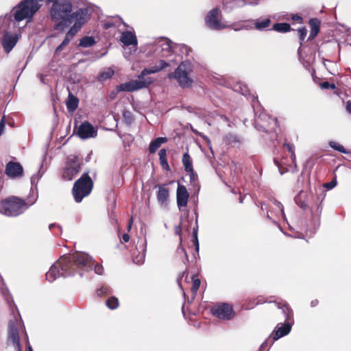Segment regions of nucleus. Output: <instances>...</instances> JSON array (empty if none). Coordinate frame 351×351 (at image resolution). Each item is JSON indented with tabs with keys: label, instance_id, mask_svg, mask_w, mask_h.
<instances>
[{
	"label": "nucleus",
	"instance_id": "obj_21",
	"mask_svg": "<svg viewBox=\"0 0 351 351\" xmlns=\"http://www.w3.org/2000/svg\"><path fill=\"white\" fill-rule=\"evenodd\" d=\"M120 40L125 46L135 45L138 44L136 35L130 31H125L121 34Z\"/></svg>",
	"mask_w": 351,
	"mask_h": 351
},
{
	"label": "nucleus",
	"instance_id": "obj_23",
	"mask_svg": "<svg viewBox=\"0 0 351 351\" xmlns=\"http://www.w3.org/2000/svg\"><path fill=\"white\" fill-rule=\"evenodd\" d=\"M79 99L73 93H69L66 102V108L69 112H74L78 107Z\"/></svg>",
	"mask_w": 351,
	"mask_h": 351
},
{
	"label": "nucleus",
	"instance_id": "obj_56",
	"mask_svg": "<svg viewBox=\"0 0 351 351\" xmlns=\"http://www.w3.org/2000/svg\"><path fill=\"white\" fill-rule=\"evenodd\" d=\"M293 19L294 20H302V19L301 16H298V15L294 16L293 17Z\"/></svg>",
	"mask_w": 351,
	"mask_h": 351
},
{
	"label": "nucleus",
	"instance_id": "obj_38",
	"mask_svg": "<svg viewBox=\"0 0 351 351\" xmlns=\"http://www.w3.org/2000/svg\"><path fill=\"white\" fill-rule=\"evenodd\" d=\"M320 87L323 89H328V88L335 89L336 85L333 83L330 84L328 82L326 81V82H323L320 84Z\"/></svg>",
	"mask_w": 351,
	"mask_h": 351
},
{
	"label": "nucleus",
	"instance_id": "obj_54",
	"mask_svg": "<svg viewBox=\"0 0 351 351\" xmlns=\"http://www.w3.org/2000/svg\"><path fill=\"white\" fill-rule=\"evenodd\" d=\"M275 204H276V206H278V207L281 210V211L282 212V211H283V210H282V208H283V206H282V204H281L280 202H277V201H276V202H275Z\"/></svg>",
	"mask_w": 351,
	"mask_h": 351
},
{
	"label": "nucleus",
	"instance_id": "obj_6",
	"mask_svg": "<svg viewBox=\"0 0 351 351\" xmlns=\"http://www.w3.org/2000/svg\"><path fill=\"white\" fill-rule=\"evenodd\" d=\"M82 165V160L78 156L75 155L69 156L62 170V179L71 181L80 173Z\"/></svg>",
	"mask_w": 351,
	"mask_h": 351
},
{
	"label": "nucleus",
	"instance_id": "obj_12",
	"mask_svg": "<svg viewBox=\"0 0 351 351\" xmlns=\"http://www.w3.org/2000/svg\"><path fill=\"white\" fill-rule=\"evenodd\" d=\"M97 132L88 122L82 123L77 128V134L82 139L93 138L97 136Z\"/></svg>",
	"mask_w": 351,
	"mask_h": 351
},
{
	"label": "nucleus",
	"instance_id": "obj_17",
	"mask_svg": "<svg viewBox=\"0 0 351 351\" xmlns=\"http://www.w3.org/2000/svg\"><path fill=\"white\" fill-rule=\"evenodd\" d=\"M8 337L9 339L11 340L13 344L16 346V351H22L18 328L12 321L9 322Z\"/></svg>",
	"mask_w": 351,
	"mask_h": 351
},
{
	"label": "nucleus",
	"instance_id": "obj_42",
	"mask_svg": "<svg viewBox=\"0 0 351 351\" xmlns=\"http://www.w3.org/2000/svg\"><path fill=\"white\" fill-rule=\"evenodd\" d=\"M193 237H194V244L195 245L196 250H199V243H198V239H197V230H194L193 231Z\"/></svg>",
	"mask_w": 351,
	"mask_h": 351
},
{
	"label": "nucleus",
	"instance_id": "obj_36",
	"mask_svg": "<svg viewBox=\"0 0 351 351\" xmlns=\"http://www.w3.org/2000/svg\"><path fill=\"white\" fill-rule=\"evenodd\" d=\"M113 75L114 71L112 69H108V71H104L100 74L99 79L101 80H106L110 78Z\"/></svg>",
	"mask_w": 351,
	"mask_h": 351
},
{
	"label": "nucleus",
	"instance_id": "obj_14",
	"mask_svg": "<svg viewBox=\"0 0 351 351\" xmlns=\"http://www.w3.org/2000/svg\"><path fill=\"white\" fill-rule=\"evenodd\" d=\"M189 193L185 186L178 184L176 192L177 205L180 209L186 207L188 204Z\"/></svg>",
	"mask_w": 351,
	"mask_h": 351
},
{
	"label": "nucleus",
	"instance_id": "obj_30",
	"mask_svg": "<svg viewBox=\"0 0 351 351\" xmlns=\"http://www.w3.org/2000/svg\"><path fill=\"white\" fill-rule=\"evenodd\" d=\"M283 147L287 149V151L291 154V159L293 164L295 165L296 156L295 154V146L289 143H284L282 145Z\"/></svg>",
	"mask_w": 351,
	"mask_h": 351
},
{
	"label": "nucleus",
	"instance_id": "obj_1",
	"mask_svg": "<svg viewBox=\"0 0 351 351\" xmlns=\"http://www.w3.org/2000/svg\"><path fill=\"white\" fill-rule=\"evenodd\" d=\"M102 275L104 268L101 265L95 264V261L87 254L75 252L60 258L46 274V279L51 282L60 276H66L79 272L82 276V272L91 271Z\"/></svg>",
	"mask_w": 351,
	"mask_h": 351
},
{
	"label": "nucleus",
	"instance_id": "obj_11",
	"mask_svg": "<svg viewBox=\"0 0 351 351\" xmlns=\"http://www.w3.org/2000/svg\"><path fill=\"white\" fill-rule=\"evenodd\" d=\"M5 173L12 179L21 178L23 176V167L19 162L9 161L5 165Z\"/></svg>",
	"mask_w": 351,
	"mask_h": 351
},
{
	"label": "nucleus",
	"instance_id": "obj_8",
	"mask_svg": "<svg viewBox=\"0 0 351 351\" xmlns=\"http://www.w3.org/2000/svg\"><path fill=\"white\" fill-rule=\"evenodd\" d=\"M213 315L219 319L230 320L234 316L232 306L227 303L215 304L211 308Z\"/></svg>",
	"mask_w": 351,
	"mask_h": 351
},
{
	"label": "nucleus",
	"instance_id": "obj_53",
	"mask_svg": "<svg viewBox=\"0 0 351 351\" xmlns=\"http://www.w3.org/2000/svg\"><path fill=\"white\" fill-rule=\"evenodd\" d=\"M132 223H133V218H132V217H131V218L130 219V221H129V223H128V231H130V230L131 227H132Z\"/></svg>",
	"mask_w": 351,
	"mask_h": 351
},
{
	"label": "nucleus",
	"instance_id": "obj_47",
	"mask_svg": "<svg viewBox=\"0 0 351 351\" xmlns=\"http://www.w3.org/2000/svg\"><path fill=\"white\" fill-rule=\"evenodd\" d=\"M140 247L141 250V258H143L145 256V241H142L140 245Z\"/></svg>",
	"mask_w": 351,
	"mask_h": 351
},
{
	"label": "nucleus",
	"instance_id": "obj_9",
	"mask_svg": "<svg viewBox=\"0 0 351 351\" xmlns=\"http://www.w3.org/2000/svg\"><path fill=\"white\" fill-rule=\"evenodd\" d=\"M220 10L219 8L212 9L205 17L206 25L211 29L220 30L225 28V25L219 19Z\"/></svg>",
	"mask_w": 351,
	"mask_h": 351
},
{
	"label": "nucleus",
	"instance_id": "obj_50",
	"mask_svg": "<svg viewBox=\"0 0 351 351\" xmlns=\"http://www.w3.org/2000/svg\"><path fill=\"white\" fill-rule=\"evenodd\" d=\"M122 240L123 242L127 243L130 240V235L128 234H123L122 236Z\"/></svg>",
	"mask_w": 351,
	"mask_h": 351
},
{
	"label": "nucleus",
	"instance_id": "obj_32",
	"mask_svg": "<svg viewBox=\"0 0 351 351\" xmlns=\"http://www.w3.org/2000/svg\"><path fill=\"white\" fill-rule=\"evenodd\" d=\"M192 281H193V283H192V286L191 288V291L193 293L195 294L199 288L201 282H200V280L199 278H195V276H193Z\"/></svg>",
	"mask_w": 351,
	"mask_h": 351
},
{
	"label": "nucleus",
	"instance_id": "obj_57",
	"mask_svg": "<svg viewBox=\"0 0 351 351\" xmlns=\"http://www.w3.org/2000/svg\"><path fill=\"white\" fill-rule=\"evenodd\" d=\"M27 350L28 351H33V349L29 344L27 345Z\"/></svg>",
	"mask_w": 351,
	"mask_h": 351
},
{
	"label": "nucleus",
	"instance_id": "obj_4",
	"mask_svg": "<svg viewBox=\"0 0 351 351\" xmlns=\"http://www.w3.org/2000/svg\"><path fill=\"white\" fill-rule=\"evenodd\" d=\"M93 181L88 175V172L84 173L75 181L72 189V194L75 201L80 203L82 199L90 195L93 189Z\"/></svg>",
	"mask_w": 351,
	"mask_h": 351
},
{
	"label": "nucleus",
	"instance_id": "obj_48",
	"mask_svg": "<svg viewBox=\"0 0 351 351\" xmlns=\"http://www.w3.org/2000/svg\"><path fill=\"white\" fill-rule=\"evenodd\" d=\"M336 185V181H332L330 182L326 183L325 184V187L328 189H332Z\"/></svg>",
	"mask_w": 351,
	"mask_h": 351
},
{
	"label": "nucleus",
	"instance_id": "obj_33",
	"mask_svg": "<svg viewBox=\"0 0 351 351\" xmlns=\"http://www.w3.org/2000/svg\"><path fill=\"white\" fill-rule=\"evenodd\" d=\"M330 145L331 147H332L334 149H335L337 151H339L341 153H343V154H346L347 153V151L344 148V147L342 145H341V144H339L338 143L331 142L330 143Z\"/></svg>",
	"mask_w": 351,
	"mask_h": 351
},
{
	"label": "nucleus",
	"instance_id": "obj_61",
	"mask_svg": "<svg viewBox=\"0 0 351 351\" xmlns=\"http://www.w3.org/2000/svg\"><path fill=\"white\" fill-rule=\"evenodd\" d=\"M242 29V27H240V28L235 27L234 28L235 30H239V29Z\"/></svg>",
	"mask_w": 351,
	"mask_h": 351
},
{
	"label": "nucleus",
	"instance_id": "obj_5",
	"mask_svg": "<svg viewBox=\"0 0 351 351\" xmlns=\"http://www.w3.org/2000/svg\"><path fill=\"white\" fill-rule=\"evenodd\" d=\"M38 0H22L14 8L15 21L20 22L25 19L29 20L40 8Z\"/></svg>",
	"mask_w": 351,
	"mask_h": 351
},
{
	"label": "nucleus",
	"instance_id": "obj_37",
	"mask_svg": "<svg viewBox=\"0 0 351 351\" xmlns=\"http://www.w3.org/2000/svg\"><path fill=\"white\" fill-rule=\"evenodd\" d=\"M298 32L299 38L300 40V45H302V42L304 40V38L306 36L307 31L305 27H301V28L298 29Z\"/></svg>",
	"mask_w": 351,
	"mask_h": 351
},
{
	"label": "nucleus",
	"instance_id": "obj_27",
	"mask_svg": "<svg viewBox=\"0 0 351 351\" xmlns=\"http://www.w3.org/2000/svg\"><path fill=\"white\" fill-rule=\"evenodd\" d=\"M271 29L280 33H286L289 32L291 28L287 23H276L273 25Z\"/></svg>",
	"mask_w": 351,
	"mask_h": 351
},
{
	"label": "nucleus",
	"instance_id": "obj_13",
	"mask_svg": "<svg viewBox=\"0 0 351 351\" xmlns=\"http://www.w3.org/2000/svg\"><path fill=\"white\" fill-rule=\"evenodd\" d=\"M293 322L285 321L283 324H278L272 333V338L274 341L288 335L291 330Z\"/></svg>",
	"mask_w": 351,
	"mask_h": 351
},
{
	"label": "nucleus",
	"instance_id": "obj_2",
	"mask_svg": "<svg viewBox=\"0 0 351 351\" xmlns=\"http://www.w3.org/2000/svg\"><path fill=\"white\" fill-rule=\"evenodd\" d=\"M45 3L46 5L51 4L49 14L51 21L55 23V30L63 32L72 23H74L73 25L82 28L89 19L88 8H79L73 12L72 3L68 0H45Z\"/></svg>",
	"mask_w": 351,
	"mask_h": 351
},
{
	"label": "nucleus",
	"instance_id": "obj_24",
	"mask_svg": "<svg viewBox=\"0 0 351 351\" xmlns=\"http://www.w3.org/2000/svg\"><path fill=\"white\" fill-rule=\"evenodd\" d=\"M167 138L165 137H158L152 141L149 147V151L151 154H154L161 146L162 143H166Z\"/></svg>",
	"mask_w": 351,
	"mask_h": 351
},
{
	"label": "nucleus",
	"instance_id": "obj_49",
	"mask_svg": "<svg viewBox=\"0 0 351 351\" xmlns=\"http://www.w3.org/2000/svg\"><path fill=\"white\" fill-rule=\"evenodd\" d=\"M346 111L351 114V101H348L346 105Z\"/></svg>",
	"mask_w": 351,
	"mask_h": 351
},
{
	"label": "nucleus",
	"instance_id": "obj_18",
	"mask_svg": "<svg viewBox=\"0 0 351 351\" xmlns=\"http://www.w3.org/2000/svg\"><path fill=\"white\" fill-rule=\"evenodd\" d=\"M169 66V64L163 60H160L155 66L150 68H145L138 75V79H143L146 75L160 72L162 69Z\"/></svg>",
	"mask_w": 351,
	"mask_h": 351
},
{
	"label": "nucleus",
	"instance_id": "obj_45",
	"mask_svg": "<svg viewBox=\"0 0 351 351\" xmlns=\"http://www.w3.org/2000/svg\"><path fill=\"white\" fill-rule=\"evenodd\" d=\"M5 117H3L0 121V136L3 134L5 128Z\"/></svg>",
	"mask_w": 351,
	"mask_h": 351
},
{
	"label": "nucleus",
	"instance_id": "obj_7",
	"mask_svg": "<svg viewBox=\"0 0 351 351\" xmlns=\"http://www.w3.org/2000/svg\"><path fill=\"white\" fill-rule=\"evenodd\" d=\"M169 79H176L182 88H189L192 85V80L189 77L186 64L182 62L174 72L168 74Z\"/></svg>",
	"mask_w": 351,
	"mask_h": 351
},
{
	"label": "nucleus",
	"instance_id": "obj_43",
	"mask_svg": "<svg viewBox=\"0 0 351 351\" xmlns=\"http://www.w3.org/2000/svg\"><path fill=\"white\" fill-rule=\"evenodd\" d=\"M181 222L178 225L175 226L174 231L175 233L180 237H181V232H182V226H181ZM180 241H182V237H180Z\"/></svg>",
	"mask_w": 351,
	"mask_h": 351
},
{
	"label": "nucleus",
	"instance_id": "obj_22",
	"mask_svg": "<svg viewBox=\"0 0 351 351\" xmlns=\"http://www.w3.org/2000/svg\"><path fill=\"white\" fill-rule=\"evenodd\" d=\"M308 24L311 28L310 35L308 40L314 39L320 30V21L317 18L311 19L308 21Z\"/></svg>",
	"mask_w": 351,
	"mask_h": 351
},
{
	"label": "nucleus",
	"instance_id": "obj_51",
	"mask_svg": "<svg viewBox=\"0 0 351 351\" xmlns=\"http://www.w3.org/2000/svg\"><path fill=\"white\" fill-rule=\"evenodd\" d=\"M186 172L189 174L191 180H194L195 177L196 176V175L194 172V170L193 169L192 171H186Z\"/></svg>",
	"mask_w": 351,
	"mask_h": 351
},
{
	"label": "nucleus",
	"instance_id": "obj_52",
	"mask_svg": "<svg viewBox=\"0 0 351 351\" xmlns=\"http://www.w3.org/2000/svg\"><path fill=\"white\" fill-rule=\"evenodd\" d=\"M123 117L125 118V119H131L132 120V117L130 116V112H124L123 113Z\"/></svg>",
	"mask_w": 351,
	"mask_h": 351
},
{
	"label": "nucleus",
	"instance_id": "obj_41",
	"mask_svg": "<svg viewBox=\"0 0 351 351\" xmlns=\"http://www.w3.org/2000/svg\"><path fill=\"white\" fill-rule=\"evenodd\" d=\"M226 141L227 143H230L232 142H238V140L236 136L229 134L226 137Z\"/></svg>",
	"mask_w": 351,
	"mask_h": 351
},
{
	"label": "nucleus",
	"instance_id": "obj_34",
	"mask_svg": "<svg viewBox=\"0 0 351 351\" xmlns=\"http://www.w3.org/2000/svg\"><path fill=\"white\" fill-rule=\"evenodd\" d=\"M110 293V289L105 286H103L97 290V294L99 296L107 295H109Z\"/></svg>",
	"mask_w": 351,
	"mask_h": 351
},
{
	"label": "nucleus",
	"instance_id": "obj_35",
	"mask_svg": "<svg viewBox=\"0 0 351 351\" xmlns=\"http://www.w3.org/2000/svg\"><path fill=\"white\" fill-rule=\"evenodd\" d=\"M49 228L56 235L61 234L62 233V227L59 224L51 223L49 226Z\"/></svg>",
	"mask_w": 351,
	"mask_h": 351
},
{
	"label": "nucleus",
	"instance_id": "obj_46",
	"mask_svg": "<svg viewBox=\"0 0 351 351\" xmlns=\"http://www.w3.org/2000/svg\"><path fill=\"white\" fill-rule=\"evenodd\" d=\"M161 167H162V169L167 170V171H169L170 170V167H169V165L168 164V162H167V160H165V161H162L160 162Z\"/></svg>",
	"mask_w": 351,
	"mask_h": 351
},
{
	"label": "nucleus",
	"instance_id": "obj_28",
	"mask_svg": "<svg viewBox=\"0 0 351 351\" xmlns=\"http://www.w3.org/2000/svg\"><path fill=\"white\" fill-rule=\"evenodd\" d=\"M182 162L184 167V170L186 171H193V167L192 159L188 152H186L183 154Z\"/></svg>",
	"mask_w": 351,
	"mask_h": 351
},
{
	"label": "nucleus",
	"instance_id": "obj_58",
	"mask_svg": "<svg viewBox=\"0 0 351 351\" xmlns=\"http://www.w3.org/2000/svg\"><path fill=\"white\" fill-rule=\"evenodd\" d=\"M243 198L242 197H240V198H239L240 203H243Z\"/></svg>",
	"mask_w": 351,
	"mask_h": 351
},
{
	"label": "nucleus",
	"instance_id": "obj_44",
	"mask_svg": "<svg viewBox=\"0 0 351 351\" xmlns=\"http://www.w3.org/2000/svg\"><path fill=\"white\" fill-rule=\"evenodd\" d=\"M162 46H163L162 47L163 51H171V46L167 41H165V43L162 44Z\"/></svg>",
	"mask_w": 351,
	"mask_h": 351
},
{
	"label": "nucleus",
	"instance_id": "obj_10",
	"mask_svg": "<svg viewBox=\"0 0 351 351\" xmlns=\"http://www.w3.org/2000/svg\"><path fill=\"white\" fill-rule=\"evenodd\" d=\"M150 80H132L126 83H123L117 86L118 91L132 92L148 86L152 84Z\"/></svg>",
	"mask_w": 351,
	"mask_h": 351
},
{
	"label": "nucleus",
	"instance_id": "obj_15",
	"mask_svg": "<svg viewBox=\"0 0 351 351\" xmlns=\"http://www.w3.org/2000/svg\"><path fill=\"white\" fill-rule=\"evenodd\" d=\"M277 308L281 311L285 321L293 322V312L288 303L285 301H274Z\"/></svg>",
	"mask_w": 351,
	"mask_h": 351
},
{
	"label": "nucleus",
	"instance_id": "obj_40",
	"mask_svg": "<svg viewBox=\"0 0 351 351\" xmlns=\"http://www.w3.org/2000/svg\"><path fill=\"white\" fill-rule=\"evenodd\" d=\"M255 124L256 127L259 126L260 129L262 130L263 132H269V128L267 125H263L259 122V119H256L255 120Z\"/></svg>",
	"mask_w": 351,
	"mask_h": 351
},
{
	"label": "nucleus",
	"instance_id": "obj_31",
	"mask_svg": "<svg viewBox=\"0 0 351 351\" xmlns=\"http://www.w3.org/2000/svg\"><path fill=\"white\" fill-rule=\"evenodd\" d=\"M106 304L111 310L116 309L119 305V302L117 298L114 296L110 297L106 302Z\"/></svg>",
	"mask_w": 351,
	"mask_h": 351
},
{
	"label": "nucleus",
	"instance_id": "obj_16",
	"mask_svg": "<svg viewBox=\"0 0 351 351\" xmlns=\"http://www.w3.org/2000/svg\"><path fill=\"white\" fill-rule=\"evenodd\" d=\"M81 28H77V25H72L66 32L63 41L56 47V53L62 51L67 46Z\"/></svg>",
	"mask_w": 351,
	"mask_h": 351
},
{
	"label": "nucleus",
	"instance_id": "obj_59",
	"mask_svg": "<svg viewBox=\"0 0 351 351\" xmlns=\"http://www.w3.org/2000/svg\"><path fill=\"white\" fill-rule=\"evenodd\" d=\"M274 162H275V163H276L278 166L279 165V162H278V161L277 160H276V159H275V160H274Z\"/></svg>",
	"mask_w": 351,
	"mask_h": 351
},
{
	"label": "nucleus",
	"instance_id": "obj_20",
	"mask_svg": "<svg viewBox=\"0 0 351 351\" xmlns=\"http://www.w3.org/2000/svg\"><path fill=\"white\" fill-rule=\"evenodd\" d=\"M17 39L18 38L16 36H12L9 34H5L3 36L2 40V45L3 47L4 50L7 53H9L16 45L17 43Z\"/></svg>",
	"mask_w": 351,
	"mask_h": 351
},
{
	"label": "nucleus",
	"instance_id": "obj_60",
	"mask_svg": "<svg viewBox=\"0 0 351 351\" xmlns=\"http://www.w3.org/2000/svg\"><path fill=\"white\" fill-rule=\"evenodd\" d=\"M182 250L183 252H184L185 256L187 258V254H186V252L184 251V250L183 248H182Z\"/></svg>",
	"mask_w": 351,
	"mask_h": 351
},
{
	"label": "nucleus",
	"instance_id": "obj_29",
	"mask_svg": "<svg viewBox=\"0 0 351 351\" xmlns=\"http://www.w3.org/2000/svg\"><path fill=\"white\" fill-rule=\"evenodd\" d=\"M95 44V40L92 36H84L81 38L79 45L82 47H90Z\"/></svg>",
	"mask_w": 351,
	"mask_h": 351
},
{
	"label": "nucleus",
	"instance_id": "obj_26",
	"mask_svg": "<svg viewBox=\"0 0 351 351\" xmlns=\"http://www.w3.org/2000/svg\"><path fill=\"white\" fill-rule=\"evenodd\" d=\"M271 20L267 18L263 21L256 20L254 21V28L256 30L263 31L267 29L271 25Z\"/></svg>",
	"mask_w": 351,
	"mask_h": 351
},
{
	"label": "nucleus",
	"instance_id": "obj_55",
	"mask_svg": "<svg viewBox=\"0 0 351 351\" xmlns=\"http://www.w3.org/2000/svg\"><path fill=\"white\" fill-rule=\"evenodd\" d=\"M319 303V301L317 300H313L311 302V306H315L316 305H317Z\"/></svg>",
	"mask_w": 351,
	"mask_h": 351
},
{
	"label": "nucleus",
	"instance_id": "obj_19",
	"mask_svg": "<svg viewBox=\"0 0 351 351\" xmlns=\"http://www.w3.org/2000/svg\"><path fill=\"white\" fill-rule=\"evenodd\" d=\"M156 187L158 188V191L156 194V197L158 202L160 204H165L167 203L169 196V190L166 186V184H157Z\"/></svg>",
	"mask_w": 351,
	"mask_h": 351
},
{
	"label": "nucleus",
	"instance_id": "obj_25",
	"mask_svg": "<svg viewBox=\"0 0 351 351\" xmlns=\"http://www.w3.org/2000/svg\"><path fill=\"white\" fill-rule=\"evenodd\" d=\"M306 193L300 191L295 197L296 204L302 208L306 209L309 206L308 201L306 199Z\"/></svg>",
	"mask_w": 351,
	"mask_h": 351
},
{
	"label": "nucleus",
	"instance_id": "obj_39",
	"mask_svg": "<svg viewBox=\"0 0 351 351\" xmlns=\"http://www.w3.org/2000/svg\"><path fill=\"white\" fill-rule=\"evenodd\" d=\"M158 155H159L160 162L162 161L167 160V149H164V148L161 149L159 151Z\"/></svg>",
	"mask_w": 351,
	"mask_h": 351
},
{
	"label": "nucleus",
	"instance_id": "obj_3",
	"mask_svg": "<svg viewBox=\"0 0 351 351\" xmlns=\"http://www.w3.org/2000/svg\"><path fill=\"white\" fill-rule=\"evenodd\" d=\"M29 204L25 199L15 195H11L0 202V213L7 217H17L23 214Z\"/></svg>",
	"mask_w": 351,
	"mask_h": 351
}]
</instances>
